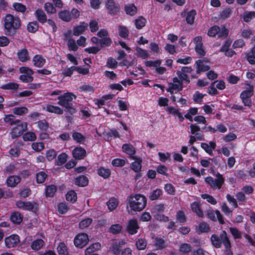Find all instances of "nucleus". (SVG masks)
Listing matches in <instances>:
<instances>
[{
    "label": "nucleus",
    "instance_id": "1",
    "mask_svg": "<svg viewBox=\"0 0 255 255\" xmlns=\"http://www.w3.org/2000/svg\"><path fill=\"white\" fill-rule=\"evenodd\" d=\"M146 198L140 194L130 196L128 199V205L127 207L128 212L132 214V211H140L145 207Z\"/></svg>",
    "mask_w": 255,
    "mask_h": 255
},
{
    "label": "nucleus",
    "instance_id": "2",
    "mask_svg": "<svg viewBox=\"0 0 255 255\" xmlns=\"http://www.w3.org/2000/svg\"><path fill=\"white\" fill-rule=\"evenodd\" d=\"M4 21L6 34L9 35L14 34L16 30L19 29L21 25L19 18L10 14L6 15Z\"/></svg>",
    "mask_w": 255,
    "mask_h": 255
},
{
    "label": "nucleus",
    "instance_id": "3",
    "mask_svg": "<svg viewBox=\"0 0 255 255\" xmlns=\"http://www.w3.org/2000/svg\"><path fill=\"white\" fill-rule=\"evenodd\" d=\"M76 98V96L74 94L71 92H67L58 97V99L59 100L58 104L65 107L69 112L74 113L76 110L73 108L72 104L70 103V102H71L73 99H75Z\"/></svg>",
    "mask_w": 255,
    "mask_h": 255
},
{
    "label": "nucleus",
    "instance_id": "4",
    "mask_svg": "<svg viewBox=\"0 0 255 255\" xmlns=\"http://www.w3.org/2000/svg\"><path fill=\"white\" fill-rule=\"evenodd\" d=\"M216 176V178L215 179L211 176L207 177L205 179V182L214 190L220 189L223 184L222 175L218 173Z\"/></svg>",
    "mask_w": 255,
    "mask_h": 255
},
{
    "label": "nucleus",
    "instance_id": "5",
    "mask_svg": "<svg viewBox=\"0 0 255 255\" xmlns=\"http://www.w3.org/2000/svg\"><path fill=\"white\" fill-rule=\"evenodd\" d=\"M105 6L108 10V13L111 15H116L120 10V5L116 2L114 0H106Z\"/></svg>",
    "mask_w": 255,
    "mask_h": 255
},
{
    "label": "nucleus",
    "instance_id": "6",
    "mask_svg": "<svg viewBox=\"0 0 255 255\" xmlns=\"http://www.w3.org/2000/svg\"><path fill=\"white\" fill-rule=\"evenodd\" d=\"M88 236L85 233L78 234L74 239V245L76 247L82 248L88 243Z\"/></svg>",
    "mask_w": 255,
    "mask_h": 255
},
{
    "label": "nucleus",
    "instance_id": "7",
    "mask_svg": "<svg viewBox=\"0 0 255 255\" xmlns=\"http://www.w3.org/2000/svg\"><path fill=\"white\" fill-rule=\"evenodd\" d=\"M27 123L23 122L14 127L11 132L12 138H14L21 135L23 131L27 129Z\"/></svg>",
    "mask_w": 255,
    "mask_h": 255
},
{
    "label": "nucleus",
    "instance_id": "8",
    "mask_svg": "<svg viewBox=\"0 0 255 255\" xmlns=\"http://www.w3.org/2000/svg\"><path fill=\"white\" fill-rule=\"evenodd\" d=\"M182 88V83L178 78L175 77L173 79V83H169L167 91L172 94L174 91H179L181 90Z\"/></svg>",
    "mask_w": 255,
    "mask_h": 255
},
{
    "label": "nucleus",
    "instance_id": "9",
    "mask_svg": "<svg viewBox=\"0 0 255 255\" xmlns=\"http://www.w3.org/2000/svg\"><path fill=\"white\" fill-rule=\"evenodd\" d=\"M202 39L201 36H196L193 39V42L195 44V48L196 52L201 56H204L205 54V51L203 47Z\"/></svg>",
    "mask_w": 255,
    "mask_h": 255
},
{
    "label": "nucleus",
    "instance_id": "10",
    "mask_svg": "<svg viewBox=\"0 0 255 255\" xmlns=\"http://www.w3.org/2000/svg\"><path fill=\"white\" fill-rule=\"evenodd\" d=\"M16 205L18 208L24 210H32L33 209H37V204L36 203H32L29 202H24L18 201L16 202Z\"/></svg>",
    "mask_w": 255,
    "mask_h": 255
},
{
    "label": "nucleus",
    "instance_id": "11",
    "mask_svg": "<svg viewBox=\"0 0 255 255\" xmlns=\"http://www.w3.org/2000/svg\"><path fill=\"white\" fill-rule=\"evenodd\" d=\"M19 241V237L15 235H12L6 237L4 240L5 246L7 248L14 247L18 243Z\"/></svg>",
    "mask_w": 255,
    "mask_h": 255
},
{
    "label": "nucleus",
    "instance_id": "12",
    "mask_svg": "<svg viewBox=\"0 0 255 255\" xmlns=\"http://www.w3.org/2000/svg\"><path fill=\"white\" fill-rule=\"evenodd\" d=\"M208 61L205 60H199L196 62L197 73H199L202 71H206L210 69L208 64Z\"/></svg>",
    "mask_w": 255,
    "mask_h": 255
},
{
    "label": "nucleus",
    "instance_id": "13",
    "mask_svg": "<svg viewBox=\"0 0 255 255\" xmlns=\"http://www.w3.org/2000/svg\"><path fill=\"white\" fill-rule=\"evenodd\" d=\"M138 228L137 221L135 219H132L128 221L127 225V231L129 234L133 235L136 233Z\"/></svg>",
    "mask_w": 255,
    "mask_h": 255
},
{
    "label": "nucleus",
    "instance_id": "14",
    "mask_svg": "<svg viewBox=\"0 0 255 255\" xmlns=\"http://www.w3.org/2000/svg\"><path fill=\"white\" fill-rule=\"evenodd\" d=\"M122 150L131 158H132L133 157H135L134 154L136 152V150L133 145L131 144L128 143L124 144L122 146Z\"/></svg>",
    "mask_w": 255,
    "mask_h": 255
},
{
    "label": "nucleus",
    "instance_id": "15",
    "mask_svg": "<svg viewBox=\"0 0 255 255\" xmlns=\"http://www.w3.org/2000/svg\"><path fill=\"white\" fill-rule=\"evenodd\" d=\"M132 159L134 160V161L131 162L130 168L135 172H140L141 169V158L136 156L133 157Z\"/></svg>",
    "mask_w": 255,
    "mask_h": 255
},
{
    "label": "nucleus",
    "instance_id": "16",
    "mask_svg": "<svg viewBox=\"0 0 255 255\" xmlns=\"http://www.w3.org/2000/svg\"><path fill=\"white\" fill-rule=\"evenodd\" d=\"M208 35L211 37L218 35V37H221L223 35V30L218 26H213L209 29Z\"/></svg>",
    "mask_w": 255,
    "mask_h": 255
},
{
    "label": "nucleus",
    "instance_id": "17",
    "mask_svg": "<svg viewBox=\"0 0 255 255\" xmlns=\"http://www.w3.org/2000/svg\"><path fill=\"white\" fill-rule=\"evenodd\" d=\"M207 216L212 220L216 221L218 220L221 224L223 223L222 216L218 210L215 211L212 210L208 211Z\"/></svg>",
    "mask_w": 255,
    "mask_h": 255
},
{
    "label": "nucleus",
    "instance_id": "18",
    "mask_svg": "<svg viewBox=\"0 0 255 255\" xmlns=\"http://www.w3.org/2000/svg\"><path fill=\"white\" fill-rule=\"evenodd\" d=\"M86 153V150L81 147L74 148L72 151L73 157L77 159L83 158L85 156Z\"/></svg>",
    "mask_w": 255,
    "mask_h": 255
},
{
    "label": "nucleus",
    "instance_id": "19",
    "mask_svg": "<svg viewBox=\"0 0 255 255\" xmlns=\"http://www.w3.org/2000/svg\"><path fill=\"white\" fill-rule=\"evenodd\" d=\"M17 55L19 60L22 62H26L30 59L28 51L25 48H22L18 50Z\"/></svg>",
    "mask_w": 255,
    "mask_h": 255
},
{
    "label": "nucleus",
    "instance_id": "20",
    "mask_svg": "<svg viewBox=\"0 0 255 255\" xmlns=\"http://www.w3.org/2000/svg\"><path fill=\"white\" fill-rule=\"evenodd\" d=\"M252 96L251 92H249V93L247 94L245 92H242L241 94V98L242 99V102L245 106H251L252 101L251 98Z\"/></svg>",
    "mask_w": 255,
    "mask_h": 255
},
{
    "label": "nucleus",
    "instance_id": "21",
    "mask_svg": "<svg viewBox=\"0 0 255 255\" xmlns=\"http://www.w3.org/2000/svg\"><path fill=\"white\" fill-rule=\"evenodd\" d=\"M43 110L49 113H52L58 115H61L63 114V110L57 106H55L52 105H47L45 107H44Z\"/></svg>",
    "mask_w": 255,
    "mask_h": 255
},
{
    "label": "nucleus",
    "instance_id": "22",
    "mask_svg": "<svg viewBox=\"0 0 255 255\" xmlns=\"http://www.w3.org/2000/svg\"><path fill=\"white\" fill-rule=\"evenodd\" d=\"M191 208L193 212L200 217H203L204 213L201 209L199 204L196 202H194L191 204Z\"/></svg>",
    "mask_w": 255,
    "mask_h": 255
},
{
    "label": "nucleus",
    "instance_id": "23",
    "mask_svg": "<svg viewBox=\"0 0 255 255\" xmlns=\"http://www.w3.org/2000/svg\"><path fill=\"white\" fill-rule=\"evenodd\" d=\"M88 25L84 22L80 23V24L75 27L73 29V34L75 36H79L82 34L87 28Z\"/></svg>",
    "mask_w": 255,
    "mask_h": 255
},
{
    "label": "nucleus",
    "instance_id": "24",
    "mask_svg": "<svg viewBox=\"0 0 255 255\" xmlns=\"http://www.w3.org/2000/svg\"><path fill=\"white\" fill-rule=\"evenodd\" d=\"M21 180L20 178L18 176H10L6 180L7 184L8 186L15 187Z\"/></svg>",
    "mask_w": 255,
    "mask_h": 255
},
{
    "label": "nucleus",
    "instance_id": "25",
    "mask_svg": "<svg viewBox=\"0 0 255 255\" xmlns=\"http://www.w3.org/2000/svg\"><path fill=\"white\" fill-rule=\"evenodd\" d=\"M154 246L159 250L162 249L167 247L166 242L163 239L156 237L154 239Z\"/></svg>",
    "mask_w": 255,
    "mask_h": 255
},
{
    "label": "nucleus",
    "instance_id": "26",
    "mask_svg": "<svg viewBox=\"0 0 255 255\" xmlns=\"http://www.w3.org/2000/svg\"><path fill=\"white\" fill-rule=\"evenodd\" d=\"M35 15L39 22L44 23L46 21V14L42 9H36L35 11Z\"/></svg>",
    "mask_w": 255,
    "mask_h": 255
},
{
    "label": "nucleus",
    "instance_id": "27",
    "mask_svg": "<svg viewBox=\"0 0 255 255\" xmlns=\"http://www.w3.org/2000/svg\"><path fill=\"white\" fill-rule=\"evenodd\" d=\"M88 179L84 175H80L75 179L74 183L79 186H85L88 184Z\"/></svg>",
    "mask_w": 255,
    "mask_h": 255
},
{
    "label": "nucleus",
    "instance_id": "28",
    "mask_svg": "<svg viewBox=\"0 0 255 255\" xmlns=\"http://www.w3.org/2000/svg\"><path fill=\"white\" fill-rule=\"evenodd\" d=\"M224 246L226 248L225 255H233V252L230 250L231 243L230 242L227 237V234L224 231Z\"/></svg>",
    "mask_w": 255,
    "mask_h": 255
},
{
    "label": "nucleus",
    "instance_id": "29",
    "mask_svg": "<svg viewBox=\"0 0 255 255\" xmlns=\"http://www.w3.org/2000/svg\"><path fill=\"white\" fill-rule=\"evenodd\" d=\"M166 110L169 114H171L174 116H177L181 121H183L184 120V118L183 117L181 113H180L179 111L177 109H176L173 107H168L166 108Z\"/></svg>",
    "mask_w": 255,
    "mask_h": 255
},
{
    "label": "nucleus",
    "instance_id": "30",
    "mask_svg": "<svg viewBox=\"0 0 255 255\" xmlns=\"http://www.w3.org/2000/svg\"><path fill=\"white\" fill-rule=\"evenodd\" d=\"M34 65L37 67H40L43 66L45 63V59L41 55H35L33 59Z\"/></svg>",
    "mask_w": 255,
    "mask_h": 255
},
{
    "label": "nucleus",
    "instance_id": "31",
    "mask_svg": "<svg viewBox=\"0 0 255 255\" xmlns=\"http://www.w3.org/2000/svg\"><path fill=\"white\" fill-rule=\"evenodd\" d=\"M201 146L208 153L211 154L213 150L215 148L216 144L213 142H210L209 144L206 143H202Z\"/></svg>",
    "mask_w": 255,
    "mask_h": 255
},
{
    "label": "nucleus",
    "instance_id": "32",
    "mask_svg": "<svg viewBox=\"0 0 255 255\" xmlns=\"http://www.w3.org/2000/svg\"><path fill=\"white\" fill-rule=\"evenodd\" d=\"M44 244V242L42 239H36L32 242L31 247L33 250L40 249Z\"/></svg>",
    "mask_w": 255,
    "mask_h": 255
},
{
    "label": "nucleus",
    "instance_id": "33",
    "mask_svg": "<svg viewBox=\"0 0 255 255\" xmlns=\"http://www.w3.org/2000/svg\"><path fill=\"white\" fill-rule=\"evenodd\" d=\"M125 8L127 14L131 16L135 15L137 12V8L133 4L126 5Z\"/></svg>",
    "mask_w": 255,
    "mask_h": 255
},
{
    "label": "nucleus",
    "instance_id": "34",
    "mask_svg": "<svg viewBox=\"0 0 255 255\" xmlns=\"http://www.w3.org/2000/svg\"><path fill=\"white\" fill-rule=\"evenodd\" d=\"M119 204L118 200L115 198H111L107 203L108 209L110 211L114 210Z\"/></svg>",
    "mask_w": 255,
    "mask_h": 255
},
{
    "label": "nucleus",
    "instance_id": "35",
    "mask_svg": "<svg viewBox=\"0 0 255 255\" xmlns=\"http://www.w3.org/2000/svg\"><path fill=\"white\" fill-rule=\"evenodd\" d=\"M73 139L77 143H83L85 141V137L80 132H74L72 133Z\"/></svg>",
    "mask_w": 255,
    "mask_h": 255
},
{
    "label": "nucleus",
    "instance_id": "36",
    "mask_svg": "<svg viewBox=\"0 0 255 255\" xmlns=\"http://www.w3.org/2000/svg\"><path fill=\"white\" fill-rule=\"evenodd\" d=\"M59 17L65 21H70L71 19V14L68 10H63L59 12Z\"/></svg>",
    "mask_w": 255,
    "mask_h": 255
},
{
    "label": "nucleus",
    "instance_id": "37",
    "mask_svg": "<svg viewBox=\"0 0 255 255\" xmlns=\"http://www.w3.org/2000/svg\"><path fill=\"white\" fill-rule=\"evenodd\" d=\"M12 112L15 115L22 116L28 113V109L25 107H16L12 109Z\"/></svg>",
    "mask_w": 255,
    "mask_h": 255
},
{
    "label": "nucleus",
    "instance_id": "38",
    "mask_svg": "<svg viewBox=\"0 0 255 255\" xmlns=\"http://www.w3.org/2000/svg\"><path fill=\"white\" fill-rule=\"evenodd\" d=\"M10 219L13 223L18 224L21 222L22 218L19 213L15 212L11 214Z\"/></svg>",
    "mask_w": 255,
    "mask_h": 255
},
{
    "label": "nucleus",
    "instance_id": "39",
    "mask_svg": "<svg viewBox=\"0 0 255 255\" xmlns=\"http://www.w3.org/2000/svg\"><path fill=\"white\" fill-rule=\"evenodd\" d=\"M98 173L104 178H108L111 175V171L109 169L100 167L98 169Z\"/></svg>",
    "mask_w": 255,
    "mask_h": 255
},
{
    "label": "nucleus",
    "instance_id": "40",
    "mask_svg": "<svg viewBox=\"0 0 255 255\" xmlns=\"http://www.w3.org/2000/svg\"><path fill=\"white\" fill-rule=\"evenodd\" d=\"M212 243L215 247L220 248L221 247L222 240V239L217 235H213L211 238Z\"/></svg>",
    "mask_w": 255,
    "mask_h": 255
},
{
    "label": "nucleus",
    "instance_id": "41",
    "mask_svg": "<svg viewBox=\"0 0 255 255\" xmlns=\"http://www.w3.org/2000/svg\"><path fill=\"white\" fill-rule=\"evenodd\" d=\"M146 19L142 16H139L135 20V25L137 29H141L146 23Z\"/></svg>",
    "mask_w": 255,
    "mask_h": 255
},
{
    "label": "nucleus",
    "instance_id": "42",
    "mask_svg": "<svg viewBox=\"0 0 255 255\" xmlns=\"http://www.w3.org/2000/svg\"><path fill=\"white\" fill-rule=\"evenodd\" d=\"M191 246L188 244H182L180 246L179 252L182 255H185L191 252Z\"/></svg>",
    "mask_w": 255,
    "mask_h": 255
},
{
    "label": "nucleus",
    "instance_id": "43",
    "mask_svg": "<svg viewBox=\"0 0 255 255\" xmlns=\"http://www.w3.org/2000/svg\"><path fill=\"white\" fill-rule=\"evenodd\" d=\"M57 250L60 255H68L67 249L64 243H60L58 246Z\"/></svg>",
    "mask_w": 255,
    "mask_h": 255
},
{
    "label": "nucleus",
    "instance_id": "44",
    "mask_svg": "<svg viewBox=\"0 0 255 255\" xmlns=\"http://www.w3.org/2000/svg\"><path fill=\"white\" fill-rule=\"evenodd\" d=\"M67 46L69 50L76 51L78 49V46L76 44L75 40L72 38L68 39Z\"/></svg>",
    "mask_w": 255,
    "mask_h": 255
},
{
    "label": "nucleus",
    "instance_id": "45",
    "mask_svg": "<svg viewBox=\"0 0 255 255\" xmlns=\"http://www.w3.org/2000/svg\"><path fill=\"white\" fill-rule=\"evenodd\" d=\"M196 12L194 10H191L187 13L186 16V21L188 23L192 24L194 21L195 16Z\"/></svg>",
    "mask_w": 255,
    "mask_h": 255
},
{
    "label": "nucleus",
    "instance_id": "46",
    "mask_svg": "<svg viewBox=\"0 0 255 255\" xmlns=\"http://www.w3.org/2000/svg\"><path fill=\"white\" fill-rule=\"evenodd\" d=\"M56 191V187L54 185H50L46 187L45 193L46 196L53 197Z\"/></svg>",
    "mask_w": 255,
    "mask_h": 255
},
{
    "label": "nucleus",
    "instance_id": "47",
    "mask_svg": "<svg viewBox=\"0 0 255 255\" xmlns=\"http://www.w3.org/2000/svg\"><path fill=\"white\" fill-rule=\"evenodd\" d=\"M127 161L126 159L116 158L112 160V164L114 166L122 167L125 165Z\"/></svg>",
    "mask_w": 255,
    "mask_h": 255
},
{
    "label": "nucleus",
    "instance_id": "48",
    "mask_svg": "<svg viewBox=\"0 0 255 255\" xmlns=\"http://www.w3.org/2000/svg\"><path fill=\"white\" fill-rule=\"evenodd\" d=\"M15 117L12 115H5L4 118V121L6 123H9L11 125L17 124L19 123V121H14Z\"/></svg>",
    "mask_w": 255,
    "mask_h": 255
},
{
    "label": "nucleus",
    "instance_id": "49",
    "mask_svg": "<svg viewBox=\"0 0 255 255\" xmlns=\"http://www.w3.org/2000/svg\"><path fill=\"white\" fill-rule=\"evenodd\" d=\"M146 245V241L143 239H139L136 242V246L137 249L139 250H143L145 249Z\"/></svg>",
    "mask_w": 255,
    "mask_h": 255
},
{
    "label": "nucleus",
    "instance_id": "50",
    "mask_svg": "<svg viewBox=\"0 0 255 255\" xmlns=\"http://www.w3.org/2000/svg\"><path fill=\"white\" fill-rule=\"evenodd\" d=\"M92 222V219L91 218H86L81 221L79 223V227L84 229L88 227Z\"/></svg>",
    "mask_w": 255,
    "mask_h": 255
},
{
    "label": "nucleus",
    "instance_id": "51",
    "mask_svg": "<svg viewBox=\"0 0 255 255\" xmlns=\"http://www.w3.org/2000/svg\"><path fill=\"white\" fill-rule=\"evenodd\" d=\"M201 197L206 200L208 202L212 205H215L217 203L216 200L211 195L208 194H203L201 195Z\"/></svg>",
    "mask_w": 255,
    "mask_h": 255
},
{
    "label": "nucleus",
    "instance_id": "52",
    "mask_svg": "<svg viewBox=\"0 0 255 255\" xmlns=\"http://www.w3.org/2000/svg\"><path fill=\"white\" fill-rule=\"evenodd\" d=\"M66 200L71 202H74L77 200V195L75 191H70L68 192L66 196Z\"/></svg>",
    "mask_w": 255,
    "mask_h": 255
},
{
    "label": "nucleus",
    "instance_id": "53",
    "mask_svg": "<svg viewBox=\"0 0 255 255\" xmlns=\"http://www.w3.org/2000/svg\"><path fill=\"white\" fill-rule=\"evenodd\" d=\"M136 51L137 56L142 59L147 58L149 56L147 51L145 50L142 49L140 48H137L136 49Z\"/></svg>",
    "mask_w": 255,
    "mask_h": 255
},
{
    "label": "nucleus",
    "instance_id": "54",
    "mask_svg": "<svg viewBox=\"0 0 255 255\" xmlns=\"http://www.w3.org/2000/svg\"><path fill=\"white\" fill-rule=\"evenodd\" d=\"M255 17V12H245L243 14L244 20L247 22H250L252 18Z\"/></svg>",
    "mask_w": 255,
    "mask_h": 255
},
{
    "label": "nucleus",
    "instance_id": "55",
    "mask_svg": "<svg viewBox=\"0 0 255 255\" xmlns=\"http://www.w3.org/2000/svg\"><path fill=\"white\" fill-rule=\"evenodd\" d=\"M38 29V24L36 21L29 22L27 25V30L30 32H35Z\"/></svg>",
    "mask_w": 255,
    "mask_h": 255
},
{
    "label": "nucleus",
    "instance_id": "56",
    "mask_svg": "<svg viewBox=\"0 0 255 255\" xmlns=\"http://www.w3.org/2000/svg\"><path fill=\"white\" fill-rule=\"evenodd\" d=\"M23 138L25 141H33L36 139V136L33 132H27L23 135Z\"/></svg>",
    "mask_w": 255,
    "mask_h": 255
},
{
    "label": "nucleus",
    "instance_id": "57",
    "mask_svg": "<svg viewBox=\"0 0 255 255\" xmlns=\"http://www.w3.org/2000/svg\"><path fill=\"white\" fill-rule=\"evenodd\" d=\"M161 64V60H156L155 61H147L145 62V64L147 67H154L156 68L157 67L160 66Z\"/></svg>",
    "mask_w": 255,
    "mask_h": 255
},
{
    "label": "nucleus",
    "instance_id": "58",
    "mask_svg": "<svg viewBox=\"0 0 255 255\" xmlns=\"http://www.w3.org/2000/svg\"><path fill=\"white\" fill-rule=\"evenodd\" d=\"M38 128L43 131H46L48 128V124L45 120L39 121L37 123Z\"/></svg>",
    "mask_w": 255,
    "mask_h": 255
},
{
    "label": "nucleus",
    "instance_id": "59",
    "mask_svg": "<svg viewBox=\"0 0 255 255\" xmlns=\"http://www.w3.org/2000/svg\"><path fill=\"white\" fill-rule=\"evenodd\" d=\"M47 177V174L43 172L40 171L36 174V180L38 183H43Z\"/></svg>",
    "mask_w": 255,
    "mask_h": 255
},
{
    "label": "nucleus",
    "instance_id": "60",
    "mask_svg": "<svg viewBox=\"0 0 255 255\" xmlns=\"http://www.w3.org/2000/svg\"><path fill=\"white\" fill-rule=\"evenodd\" d=\"M18 85L15 83H8L2 85L1 87L2 89L5 90H16Z\"/></svg>",
    "mask_w": 255,
    "mask_h": 255
},
{
    "label": "nucleus",
    "instance_id": "61",
    "mask_svg": "<svg viewBox=\"0 0 255 255\" xmlns=\"http://www.w3.org/2000/svg\"><path fill=\"white\" fill-rule=\"evenodd\" d=\"M121 229L122 226L120 224H114L111 226L109 231L113 234H116L120 233Z\"/></svg>",
    "mask_w": 255,
    "mask_h": 255
},
{
    "label": "nucleus",
    "instance_id": "62",
    "mask_svg": "<svg viewBox=\"0 0 255 255\" xmlns=\"http://www.w3.org/2000/svg\"><path fill=\"white\" fill-rule=\"evenodd\" d=\"M162 194V191L160 189H156L154 190L149 196L150 200H154L158 199Z\"/></svg>",
    "mask_w": 255,
    "mask_h": 255
},
{
    "label": "nucleus",
    "instance_id": "63",
    "mask_svg": "<svg viewBox=\"0 0 255 255\" xmlns=\"http://www.w3.org/2000/svg\"><path fill=\"white\" fill-rule=\"evenodd\" d=\"M31 146L33 150L37 152L40 151L44 147V144L42 142H33Z\"/></svg>",
    "mask_w": 255,
    "mask_h": 255
},
{
    "label": "nucleus",
    "instance_id": "64",
    "mask_svg": "<svg viewBox=\"0 0 255 255\" xmlns=\"http://www.w3.org/2000/svg\"><path fill=\"white\" fill-rule=\"evenodd\" d=\"M44 7L47 13H54L56 12V9L53 6V4L51 3H46L45 4Z\"/></svg>",
    "mask_w": 255,
    "mask_h": 255
}]
</instances>
